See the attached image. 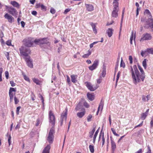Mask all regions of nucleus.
Segmentation results:
<instances>
[{
	"label": "nucleus",
	"mask_w": 153,
	"mask_h": 153,
	"mask_svg": "<svg viewBox=\"0 0 153 153\" xmlns=\"http://www.w3.org/2000/svg\"><path fill=\"white\" fill-rule=\"evenodd\" d=\"M24 79L27 82H30V80L29 77L25 74H23Z\"/></svg>",
	"instance_id": "obj_42"
},
{
	"label": "nucleus",
	"mask_w": 153,
	"mask_h": 153,
	"mask_svg": "<svg viewBox=\"0 0 153 153\" xmlns=\"http://www.w3.org/2000/svg\"><path fill=\"white\" fill-rule=\"evenodd\" d=\"M10 4L14 7L19 8L20 7L19 4L15 1H11L10 2Z\"/></svg>",
	"instance_id": "obj_23"
},
{
	"label": "nucleus",
	"mask_w": 153,
	"mask_h": 153,
	"mask_svg": "<svg viewBox=\"0 0 153 153\" xmlns=\"http://www.w3.org/2000/svg\"><path fill=\"white\" fill-rule=\"evenodd\" d=\"M95 127H93L92 129L91 130V131H90L89 133V137L90 138H92L93 137V134L94 133V132L95 131Z\"/></svg>",
	"instance_id": "obj_30"
},
{
	"label": "nucleus",
	"mask_w": 153,
	"mask_h": 153,
	"mask_svg": "<svg viewBox=\"0 0 153 153\" xmlns=\"http://www.w3.org/2000/svg\"><path fill=\"white\" fill-rule=\"evenodd\" d=\"M19 51L21 56H24V58L26 62L27 66L30 68H32L33 65L32 61L28 56V54L30 53V51L29 49L25 48L22 46L19 48Z\"/></svg>",
	"instance_id": "obj_2"
},
{
	"label": "nucleus",
	"mask_w": 153,
	"mask_h": 153,
	"mask_svg": "<svg viewBox=\"0 0 153 153\" xmlns=\"http://www.w3.org/2000/svg\"><path fill=\"white\" fill-rule=\"evenodd\" d=\"M111 144L112 150L114 152L116 149V146L115 142L112 139H111Z\"/></svg>",
	"instance_id": "obj_18"
},
{
	"label": "nucleus",
	"mask_w": 153,
	"mask_h": 153,
	"mask_svg": "<svg viewBox=\"0 0 153 153\" xmlns=\"http://www.w3.org/2000/svg\"><path fill=\"white\" fill-rule=\"evenodd\" d=\"M119 10L118 7H114L111 16L113 17L117 18L118 16V12Z\"/></svg>",
	"instance_id": "obj_12"
},
{
	"label": "nucleus",
	"mask_w": 153,
	"mask_h": 153,
	"mask_svg": "<svg viewBox=\"0 0 153 153\" xmlns=\"http://www.w3.org/2000/svg\"><path fill=\"white\" fill-rule=\"evenodd\" d=\"M33 82L36 83V84L39 85H40L41 82L37 79L34 78L33 79Z\"/></svg>",
	"instance_id": "obj_34"
},
{
	"label": "nucleus",
	"mask_w": 153,
	"mask_h": 153,
	"mask_svg": "<svg viewBox=\"0 0 153 153\" xmlns=\"http://www.w3.org/2000/svg\"><path fill=\"white\" fill-rule=\"evenodd\" d=\"M49 122L53 126L55 125V118L53 113L51 111H49Z\"/></svg>",
	"instance_id": "obj_5"
},
{
	"label": "nucleus",
	"mask_w": 153,
	"mask_h": 153,
	"mask_svg": "<svg viewBox=\"0 0 153 153\" xmlns=\"http://www.w3.org/2000/svg\"><path fill=\"white\" fill-rule=\"evenodd\" d=\"M3 72V68H0V82L2 81V74Z\"/></svg>",
	"instance_id": "obj_44"
},
{
	"label": "nucleus",
	"mask_w": 153,
	"mask_h": 153,
	"mask_svg": "<svg viewBox=\"0 0 153 153\" xmlns=\"http://www.w3.org/2000/svg\"><path fill=\"white\" fill-rule=\"evenodd\" d=\"M5 56L6 57H7L8 60H10V57H9V53L8 52H5L4 53Z\"/></svg>",
	"instance_id": "obj_49"
},
{
	"label": "nucleus",
	"mask_w": 153,
	"mask_h": 153,
	"mask_svg": "<svg viewBox=\"0 0 153 153\" xmlns=\"http://www.w3.org/2000/svg\"><path fill=\"white\" fill-rule=\"evenodd\" d=\"M10 83L11 84V86L12 87H14L16 85V83H15L13 81H11L10 82Z\"/></svg>",
	"instance_id": "obj_62"
},
{
	"label": "nucleus",
	"mask_w": 153,
	"mask_h": 153,
	"mask_svg": "<svg viewBox=\"0 0 153 153\" xmlns=\"http://www.w3.org/2000/svg\"><path fill=\"white\" fill-rule=\"evenodd\" d=\"M121 73L120 71H119L117 74L116 77V83H117L120 74Z\"/></svg>",
	"instance_id": "obj_56"
},
{
	"label": "nucleus",
	"mask_w": 153,
	"mask_h": 153,
	"mask_svg": "<svg viewBox=\"0 0 153 153\" xmlns=\"http://www.w3.org/2000/svg\"><path fill=\"white\" fill-rule=\"evenodd\" d=\"M85 83L86 84V85L87 88L91 91H95L98 88V87H93L91 83L88 82H85Z\"/></svg>",
	"instance_id": "obj_9"
},
{
	"label": "nucleus",
	"mask_w": 153,
	"mask_h": 153,
	"mask_svg": "<svg viewBox=\"0 0 153 153\" xmlns=\"http://www.w3.org/2000/svg\"><path fill=\"white\" fill-rule=\"evenodd\" d=\"M120 66L121 67H123L124 68L125 67V63L123 62L122 58H121V61L120 62Z\"/></svg>",
	"instance_id": "obj_50"
},
{
	"label": "nucleus",
	"mask_w": 153,
	"mask_h": 153,
	"mask_svg": "<svg viewBox=\"0 0 153 153\" xmlns=\"http://www.w3.org/2000/svg\"><path fill=\"white\" fill-rule=\"evenodd\" d=\"M119 0H113V7H118V1Z\"/></svg>",
	"instance_id": "obj_35"
},
{
	"label": "nucleus",
	"mask_w": 153,
	"mask_h": 153,
	"mask_svg": "<svg viewBox=\"0 0 153 153\" xmlns=\"http://www.w3.org/2000/svg\"><path fill=\"white\" fill-rule=\"evenodd\" d=\"M11 137L10 136V135L8 136V141L9 146H10V145L11 143Z\"/></svg>",
	"instance_id": "obj_54"
},
{
	"label": "nucleus",
	"mask_w": 153,
	"mask_h": 153,
	"mask_svg": "<svg viewBox=\"0 0 153 153\" xmlns=\"http://www.w3.org/2000/svg\"><path fill=\"white\" fill-rule=\"evenodd\" d=\"M82 112H79L77 114V116L80 118H82L85 114V111L84 108H82Z\"/></svg>",
	"instance_id": "obj_17"
},
{
	"label": "nucleus",
	"mask_w": 153,
	"mask_h": 153,
	"mask_svg": "<svg viewBox=\"0 0 153 153\" xmlns=\"http://www.w3.org/2000/svg\"><path fill=\"white\" fill-rule=\"evenodd\" d=\"M149 95L146 96L143 95L142 96V100L143 101L145 102L146 101H148L149 100Z\"/></svg>",
	"instance_id": "obj_33"
},
{
	"label": "nucleus",
	"mask_w": 153,
	"mask_h": 153,
	"mask_svg": "<svg viewBox=\"0 0 153 153\" xmlns=\"http://www.w3.org/2000/svg\"><path fill=\"white\" fill-rule=\"evenodd\" d=\"M5 75L6 78L7 79H8L9 78V73L8 71H6L5 72Z\"/></svg>",
	"instance_id": "obj_57"
},
{
	"label": "nucleus",
	"mask_w": 153,
	"mask_h": 153,
	"mask_svg": "<svg viewBox=\"0 0 153 153\" xmlns=\"http://www.w3.org/2000/svg\"><path fill=\"white\" fill-rule=\"evenodd\" d=\"M92 118V115L91 114H89L87 117V121L88 122L91 121V119Z\"/></svg>",
	"instance_id": "obj_45"
},
{
	"label": "nucleus",
	"mask_w": 153,
	"mask_h": 153,
	"mask_svg": "<svg viewBox=\"0 0 153 153\" xmlns=\"http://www.w3.org/2000/svg\"><path fill=\"white\" fill-rule=\"evenodd\" d=\"M67 81L68 84L69 85H70L71 84V82L70 78L69 77L68 75H67Z\"/></svg>",
	"instance_id": "obj_52"
},
{
	"label": "nucleus",
	"mask_w": 153,
	"mask_h": 153,
	"mask_svg": "<svg viewBox=\"0 0 153 153\" xmlns=\"http://www.w3.org/2000/svg\"><path fill=\"white\" fill-rule=\"evenodd\" d=\"M81 106L80 103H79L76 107L75 110L76 111H79Z\"/></svg>",
	"instance_id": "obj_43"
},
{
	"label": "nucleus",
	"mask_w": 153,
	"mask_h": 153,
	"mask_svg": "<svg viewBox=\"0 0 153 153\" xmlns=\"http://www.w3.org/2000/svg\"><path fill=\"white\" fill-rule=\"evenodd\" d=\"M41 9L44 11H45L46 10V7L43 4H42L41 5Z\"/></svg>",
	"instance_id": "obj_48"
},
{
	"label": "nucleus",
	"mask_w": 153,
	"mask_h": 153,
	"mask_svg": "<svg viewBox=\"0 0 153 153\" xmlns=\"http://www.w3.org/2000/svg\"><path fill=\"white\" fill-rule=\"evenodd\" d=\"M71 80L72 82L74 83H76L77 82V80H76L77 76L76 75H72L71 76Z\"/></svg>",
	"instance_id": "obj_20"
},
{
	"label": "nucleus",
	"mask_w": 153,
	"mask_h": 153,
	"mask_svg": "<svg viewBox=\"0 0 153 153\" xmlns=\"http://www.w3.org/2000/svg\"><path fill=\"white\" fill-rule=\"evenodd\" d=\"M14 100L15 104H17L19 101V100L16 96L14 97Z\"/></svg>",
	"instance_id": "obj_46"
},
{
	"label": "nucleus",
	"mask_w": 153,
	"mask_h": 153,
	"mask_svg": "<svg viewBox=\"0 0 153 153\" xmlns=\"http://www.w3.org/2000/svg\"><path fill=\"white\" fill-rule=\"evenodd\" d=\"M87 97L88 99L91 101H92L93 100L94 98V95L89 93H87Z\"/></svg>",
	"instance_id": "obj_25"
},
{
	"label": "nucleus",
	"mask_w": 153,
	"mask_h": 153,
	"mask_svg": "<svg viewBox=\"0 0 153 153\" xmlns=\"http://www.w3.org/2000/svg\"><path fill=\"white\" fill-rule=\"evenodd\" d=\"M124 10H125V8H124L123 9V11H122V19H121V23L120 24V31L119 32V39H120V35L121 32V29H122V21L123 19V15H124Z\"/></svg>",
	"instance_id": "obj_26"
},
{
	"label": "nucleus",
	"mask_w": 153,
	"mask_h": 153,
	"mask_svg": "<svg viewBox=\"0 0 153 153\" xmlns=\"http://www.w3.org/2000/svg\"><path fill=\"white\" fill-rule=\"evenodd\" d=\"M102 78L101 76H100L99 79L97 80V82L98 84H100L101 83L102 81Z\"/></svg>",
	"instance_id": "obj_58"
},
{
	"label": "nucleus",
	"mask_w": 153,
	"mask_h": 153,
	"mask_svg": "<svg viewBox=\"0 0 153 153\" xmlns=\"http://www.w3.org/2000/svg\"><path fill=\"white\" fill-rule=\"evenodd\" d=\"M41 123V121L39 119H38L36 120V123L35 125L36 126H38L39 124Z\"/></svg>",
	"instance_id": "obj_47"
},
{
	"label": "nucleus",
	"mask_w": 153,
	"mask_h": 153,
	"mask_svg": "<svg viewBox=\"0 0 153 153\" xmlns=\"http://www.w3.org/2000/svg\"><path fill=\"white\" fill-rule=\"evenodd\" d=\"M113 30L111 28H109L107 30V33L109 37H111L113 34Z\"/></svg>",
	"instance_id": "obj_21"
},
{
	"label": "nucleus",
	"mask_w": 153,
	"mask_h": 153,
	"mask_svg": "<svg viewBox=\"0 0 153 153\" xmlns=\"http://www.w3.org/2000/svg\"><path fill=\"white\" fill-rule=\"evenodd\" d=\"M67 113L68 110L67 108H66L65 111H63V113L61 114L60 121L61 126H62V125L64 120H66Z\"/></svg>",
	"instance_id": "obj_6"
},
{
	"label": "nucleus",
	"mask_w": 153,
	"mask_h": 153,
	"mask_svg": "<svg viewBox=\"0 0 153 153\" xmlns=\"http://www.w3.org/2000/svg\"><path fill=\"white\" fill-rule=\"evenodd\" d=\"M152 36L151 34L148 33H143L140 40V42H143L145 41H149L152 39Z\"/></svg>",
	"instance_id": "obj_3"
},
{
	"label": "nucleus",
	"mask_w": 153,
	"mask_h": 153,
	"mask_svg": "<svg viewBox=\"0 0 153 153\" xmlns=\"http://www.w3.org/2000/svg\"><path fill=\"white\" fill-rule=\"evenodd\" d=\"M143 150L142 149H139L137 151L135 152V153H142Z\"/></svg>",
	"instance_id": "obj_64"
},
{
	"label": "nucleus",
	"mask_w": 153,
	"mask_h": 153,
	"mask_svg": "<svg viewBox=\"0 0 153 153\" xmlns=\"http://www.w3.org/2000/svg\"><path fill=\"white\" fill-rule=\"evenodd\" d=\"M23 42L25 45L27 47H31L33 46V43L30 38H27L24 39Z\"/></svg>",
	"instance_id": "obj_7"
},
{
	"label": "nucleus",
	"mask_w": 153,
	"mask_h": 153,
	"mask_svg": "<svg viewBox=\"0 0 153 153\" xmlns=\"http://www.w3.org/2000/svg\"><path fill=\"white\" fill-rule=\"evenodd\" d=\"M41 39H36L34 41V42L37 44L41 45Z\"/></svg>",
	"instance_id": "obj_41"
},
{
	"label": "nucleus",
	"mask_w": 153,
	"mask_h": 153,
	"mask_svg": "<svg viewBox=\"0 0 153 153\" xmlns=\"http://www.w3.org/2000/svg\"><path fill=\"white\" fill-rule=\"evenodd\" d=\"M146 52H147V50L146 51H142L141 55L143 57Z\"/></svg>",
	"instance_id": "obj_53"
},
{
	"label": "nucleus",
	"mask_w": 153,
	"mask_h": 153,
	"mask_svg": "<svg viewBox=\"0 0 153 153\" xmlns=\"http://www.w3.org/2000/svg\"><path fill=\"white\" fill-rule=\"evenodd\" d=\"M90 25L92 28V29L94 33L96 34L97 33V30L96 28V24L93 22L90 23Z\"/></svg>",
	"instance_id": "obj_24"
},
{
	"label": "nucleus",
	"mask_w": 153,
	"mask_h": 153,
	"mask_svg": "<svg viewBox=\"0 0 153 153\" xmlns=\"http://www.w3.org/2000/svg\"><path fill=\"white\" fill-rule=\"evenodd\" d=\"M134 37V32L133 31H132L131 33V35L130 36V43L131 44H132V41L133 39V38Z\"/></svg>",
	"instance_id": "obj_39"
},
{
	"label": "nucleus",
	"mask_w": 153,
	"mask_h": 153,
	"mask_svg": "<svg viewBox=\"0 0 153 153\" xmlns=\"http://www.w3.org/2000/svg\"><path fill=\"white\" fill-rule=\"evenodd\" d=\"M138 67L141 74H140L136 65H134L133 67L131 66L130 72L133 79V83L135 85L141 81H143L145 78L144 72L143 68L139 65Z\"/></svg>",
	"instance_id": "obj_1"
},
{
	"label": "nucleus",
	"mask_w": 153,
	"mask_h": 153,
	"mask_svg": "<svg viewBox=\"0 0 153 153\" xmlns=\"http://www.w3.org/2000/svg\"><path fill=\"white\" fill-rule=\"evenodd\" d=\"M16 91V88H13L10 87V88L9 92V96H13L15 94V93Z\"/></svg>",
	"instance_id": "obj_14"
},
{
	"label": "nucleus",
	"mask_w": 153,
	"mask_h": 153,
	"mask_svg": "<svg viewBox=\"0 0 153 153\" xmlns=\"http://www.w3.org/2000/svg\"><path fill=\"white\" fill-rule=\"evenodd\" d=\"M101 76L104 77L106 75V67L105 66H103V70L101 74Z\"/></svg>",
	"instance_id": "obj_27"
},
{
	"label": "nucleus",
	"mask_w": 153,
	"mask_h": 153,
	"mask_svg": "<svg viewBox=\"0 0 153 153\" xmlns=\"http://www.w3.org/2000/svg\"><path fill=\"white\" fill-rule=\"evenodd\" d=\"M89 149L91 153H94V146L93 145L89 146Z\"/></svg>",
	"instance_id": "obj_31"
},
{
	"label": "nucleus",
	"mask_w": 153,
	"mask_h": 153,
	"mask_svg": "<svg viewBox=\"0 0 153 153\" xmlns=\"http://www.w3.org/2000/svg\"><path fill=\"white\" fill-rule=\"evenodd\" d=\"M143 66L144 68L146 69V59H145L142 62Z\"/></svg>",
	"instance_id": "obj_37"
},
{
	"label": "nucleus",
	"mask_w": 153,
	"mask_h": 153,
	"mask_svg": "<svg viewBox=\"0 0 153 153\" xmlns=\"http://www.w3.org/2000/svg\"><path fill=\"white\" fill-rule=\"evenodd\" d=\"M146 25L148 26L146 27L147 28H149L151 27L152 26V24H153V19L152 18H150L148 19L146 21Z\"/></svg>",
	"instance_id": "obj_13"
},
{
	"label": "nucleus",
	"mask_w": 153,
	"mask_h": 153,
	"mask_svg": "<svg viewBox=\"0 0 153 153\" xmlns=\"http://www.w3.org/2000/svg\"><path fill=\"white\" fill-rule=\"evenodd\" d=\"M105 142V139L104 138V135L103 133L102 135V146L104 145Z\"/></svg>",
	"instance_id": "obj_51"
},
{
	"label": "nucleus",
	"mask_w": 153,
	"mask_h": 153,
	"mask_svg": "<svg viewBox=\"0 0 153 153\" xmlns=\"http://www.w3.org/2000/svg\"><path fill=\"white\" fill-rule=\"evenodd\" d=\"M146 50L149 53L153 54V48H148Z\"/></svg>",
	"instance_id": "obj_40"
},
{
	"label": "nucleus",
	"mask_w": 153,
	"mask_h": 153,
	"mask_svg": "<svg viewBox=\"0 0 153 153\" xmlns=\"http://www.w3.org/2000/svg\"><path fill=\"white\" fill-rule=\"evenodd\" d=\"M50 12L52 14H54L55 13V10L53 8H51L50 10Z\"/></svg>",
	"instance_id": "obj_63"
},
{
	"label": "nucleus",
	"mask_w": 153,
	"mask_h": 153,
	"mask_svg": "<svg viewBox=\"0 0 153 153\" xmlns=\"http://www.w3.org/2000/svg\"><path fill=\"white\" fill-rule=\"evenodd\" d=\"M88 53L85 54L82 56V58H88L89 57V56L91 54V52L90 50H88Z\"/></svg>",
	"instance_id": "obj_29"
},
{
	"label": "nucleus",
	"mask_w": 153,
	"mask_h": 153,
	"mask_svg": "<svg viewBox=\"0 0 153 153\" xmlns=\"http://www.w3.org/2000/svg\"><path fill=\"white\" fill-rule=\"evenodd\" d=\"M71 9L69 8L66 9L65 10L64 12V13L65 14H66L68 12H69L71 10Z\"/></svg>",
	"instance_id": "obj_55"
},
{
	"label": "nucleus",
	"mask_w": 153,
	"mask_h": 153,
	"mask_svg": "<svg viewBox=\"0 0 153 153\" xmlns=\"http://www.w3.org/2000/svg\"><path fill=\"white\" fill-rule=\"evenodd\" d=\"M111 130L112 131L113 134L119 137V135L117 133H116L115 130L113 128H111Z\"/></svg>",
	"instance_id": "obj_38"
},
{
	"label": "nucleus",
	"mask_w": 153,
	"mask_h": 153,
	"mask_svg": "<svg viewBox=\"0 0 153 153\" xmlns=\"http://www.w3.org/2000/svg\"><path fill=\"white\" fill-rule=\"evenodd\" d=\"M21 108V106L18 107L16 108V114L18 115L19 114V111L20 109Z\"/></svg>",
	"instance_id": "obj_60"
},
{
	"label": "nucleus",
	"mask_w": 153,
	"mask_h": 153,
	"mask_svg": "<svg viewBox=\"0 0 153 153\" xmlns=\"http://www.w3.org/2000/svg\"><path fill=\"white\" fill-rule=\"evenodd\" d=\"M129 59L130 61V64H132L133 62V58L132 57V56H129Z\"/></svg>",
	"instance_id": "obj_59"
},
{
	"label": "nucleus",
	"mask_w": 153,
	"mask_h": 153,
	"mask_svg": "<svg viewBox=\"0 0 153 153\" xmlns=\"http://www.w3.org/2000/svg\"><path fill=\"white\" fill-rule=\"evenodd\" d=\"M6 7L10 14L14 16H16L17 15L18 12L15 9L12 7L7 6Z\"/></svg>",
	"instance_id": "obj_8"
},
{
	"label": "nucleus",
	"mask_w": 153,
	"mask_h": 153,
	"mask_svg": "<svg viewBox=\"0 0 153 153\" xmlns=\"http://www.w3.org/2000/svg\"><path fill=\"white\" fill-rule=\"evenodd\" d=\"M5 19L8 20L9 22L11 23L14 21V19L11 15L6 13L4 16Z\"/></svg>",
	"instance_id": "obj_11"
},
{
	"label": "nucleus",
	"mask_w": 153,
	"mask_h": 153,
	"mask_svg": "<svg viewBox=\"0 0 153 153\" xmlns=\"http://www.w3.org/2000/svg\"><path fill=\"white\" fill-rule=\"evenodd\" d=\"M104 104V102L102 101V100L99 104L98 109L97 112V115H98V113L100 109H101V111H102L103 109V107Z\"/></svg>",
	"instance_id": "obj_16"
},
{
	"label": "nucleus",
	"mask_w": 153,
	"mask_h": 153,
	"mask_svg": "<svg viewBox=\"0 0 153 153\" xmlns=\"http://www.w3.org/2000/svg\"><path fill=\"white\" fill-rule=\"evenodd\" d=\"M54 133L55 130L53 127L50 130L47 139V140L50 143H52L53 142L54 137L53 134Z\"/></svg>",
	"instance_id": "obj_4"
},
{
	"label": "nucleus",
	"mask_w": 153,
	"mask_h": 153,
	"mask_svg": "<svg viewBox=\"0 0 153 153\" xmlns=\"http://www.w3.org/2000/svg\"><path fill=\"white\" fill-rule=\"evenodd\" d=\"M148 114L146 113L145 112L141 114V119H142L143 120H144L146 119V117H147V116Z\"/></svg>",
	"instance_id": "obj_36"
},
{
	"label": "nucleus",
	"mask_w": 153,
	"mask_h": 153,
	"mask_svg": "<svg viewBox=\"0 0 153 153\" xmlns=\"http://www.w3.org/2000/svg\"><path fill=\"white\" fill-rule=\"evenodd\" d=\"M144 15L147 14L148 16H149V17H150V18H152V15L151 12H150L149 10L148 9H146L144 11Z\"/></svg>",
	"instance_id": "obj_28"
},
{
	"label": "nucleus",
	"mask_w": 153,
	"mask_h": 153,
	"mask_svg": "<svg viewBox=\"0 0 153 153\" xmlns=\"http://www.w3.org/2000/svg\"><path fill=\"white\" fill-rule=\"evenodd\" d=\"M85 6L86 10L88 11L91 12L94 10V7L92 4H85Z\"/></svg>",
	"instance_id": "obj_15"
},
{
	"label": "nucleus",
	"mask_w": 153,
	"mask_h": 153,
	"mask_svg": "<svg viewBox=\"0 0 153 153\" xmlns=\"http://www.w3.org/2000/svg\"><path fill=\"white\" fill-rule=\"evenodd\" d=\"M6 44L10 46L11 45V42L10 40H8L6 42Z\"/></svg>",
	"instance_id": "obj_61"
},
{
	"label": "nucleus",
	"mask_w": 153,
	"mask_h": 153,
	"mask_svg": "<svg viewBox=\"0 0 153 153\" xmlns=\"http://www.w3.org/2000/svg\"><path fill=\"white\" fill-rule=\"evenodd\" d=\"M50 148V145H47L43 149L42 153H49Z\"/></svg>",
	"instance_id": "obj_22"
},
{
	"label": "nucleus",
	"mask_w": 153,
	"mask_h": 153,
	"mask_svg": "<svg viewBox=\"0 0 153 153\" xmlns=\"http://www.w3.org/2000/svg\"><path fill=\"white\" fill-rule=\"evenodd\" d=\"M98 132H99L98 130H97L95 133L93 137V142L94 143H95L96 139L97 136V135Z\"/></svg>",
	"instance_id": "obj_32"
},
{
	"label": "nucleus",
	"mask_w": 153,
	"mask_h": 153,
	"mask_svg": "<svg viewBox=\"0 0 153 153\" xmlns=\"http://www.w3.org/2000/svg\"><path fill=\"white\" fill-rule=\"evenodd\" d=\"M48 39L47 38L41 39V44H47L49 43Z\"/></svg>",
	"instance_id": "obj_19"
},
{
	"label": "nucleus",
	"mask_w": 153,
	"mask_h": 153,
	"mask_svg": "<svg viewBox=\"0 0 153 153\" xmlns=\"http://www.w3.org/2000/svg\"><path fill=\"white\" fill-rule=\"evenodd\" d=\"M99 63V61L98 60H95L94 62L92 65L91 66L89 67V69L91 71L95 69L98 66Z\"/></svg>",
	"instance_id": "obj_10"
}]
</instances>
